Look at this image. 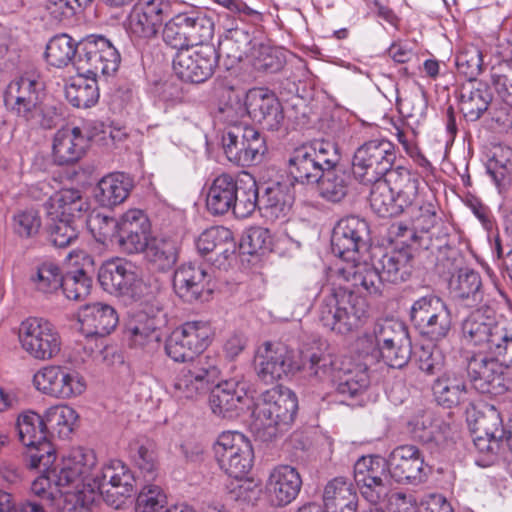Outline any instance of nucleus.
Here are the masks:
<instances>
[{
  "label": "nucleus",
  "mask_w": 512,
  "mask_h": 512,
  "mask_svg": "<svg viewBox=\"0 0 512 512\" xmlns=\"http://www.w3.org/2000/svg\"><path fill=\"white\" fill-rule=\"evenodd\" d=\"M413 271V254L408 247L383 252L374 251L371 262L363 260L359 264L339 267L337 273L341 279L350 283L357 293L380 296L386 284H400L407 281Z\"/></svg>",
  "instance_id": "obj_1"
},
{
  "label": "nucleus",
  "mask_w": 512,
  "mask_h": 512,
  "mask_svg": "<svg viewBox=\"0 0 512 512\" xmlns=\"http://www.w3.org/2000/svg\"><path fill=\"white\" fill-rule=\"evenodd\" d=\"M45 85L36 72H26L12 80L4 93L6 108L30 128L51 129L56 123V110L43 103Z\"/></svg>",
  "instance_id": "obj_2"
},
{
  "label": "nucleus",
  "mask_w": 512,
  "mask_h": 512,
  "mask_svg": "<svg viewBox=\"0 0 512 512\" xmlns=\"http://www.w3.org/2000/svg\"><path fill=\"white\" fill-rule=\"evenodd\" d=\"M304 371L314 380L330 381L337 394L344 400L361 396L369 386L366 365L352 363L322 350L312 351Z\"/></svg>",
  "instance_id": "obj_3"
},
{
  "label": "nucleus",
  "mask_w": 512,
  "mask_h": 512,
  "mask_svg": "<svg viewBox=\"0 0 512 512\" xmlns=\"http://www.w3.org/2000/svg\"><path fill=\"white\" fill-rule=\"evenodd\" d=\"M96 466V454L82 448L74 449L68 457L63 459L59 470L45 468L44 474L36 478L31 484V491L43 501L54 504L64 495H70L71 489L88 467ZM41 469V467L39 468Z\"/></svg>",
  "instance_id": "obj_4"
},
{
  "label": "nucleus",
  "mask_w": 512,
  "mask_h": 512,
  "mask_svg": "<svg viewBox=\"0 0 512 512\" xmlns=\"http://www.w3.org/2000/svg\"><path fill=\"white\" fill-rule=\"evenodd\" d=\"M347 287L331 289L319 307V320L322 325L341 335H346L361 327L367 317V303L360 295Z\"/></svg>",
  "instance_id": "obj_5"
},
{
  "label": "nucleus",
  "mask_w": 512,
  "mask_h": 512,
  "mask_svg": "<svg viewBox=\"0 0 512 512\" xmlns=\"http://www.w3.org/2000/svg\"><path fill=\"white\" fill-rule=\"evenodd\" d=\"M298 400L289 388L276 386L261 393L257 399L253 418L258 430H268V436H276L278 432L289 429L295 420Z\"/></svg>",
  "instance_id": "obj_6"
},
{
  "label": "nucleus",
  "mask_w": 512,
  "mask_h": 512,
  "mask_svg": "<svg viewBox=\"0 0 512 512\" xmlns=\"http://www.w3.org/2000/svg\"><path fill=\"white\" fill-rule=\"evenodd\" d=\"M309 354L301 355L283 344L265 342L255 355L256 374L265 384H273L285 376L304 370V362H307Z\"/></svg>",
  "instance_id": "obj_7"
},
{
  "label": "nucleus",
  "mask_w": 512,
  "mask_h": 512,
  "mask_svg": "<svg viewBox=\"0 0 512 512\" xmlns=\"http://www.w3.org/2000/svg\"><path fill=\"white\" fill-rule=\"evenodd\" d=\"M337 157L328 142H313L297 147L288 159V173L301 184H315L327 168L336 165Z\"/></svg>",
  "instance_id": "obj_8"
},
{
  "label": "nucleus",
  "mask_w": 512,
  "mask_h": 512,
  "mask_svg": "<svg viewBox=\"0 0 512 512\" xmlns=\"http://www.w3.org/2000/svg\"><path fill=\"white\" fill-rule=\"evenodd\" d=\"M219 375L214 357H199L177 372L172 383V396L182 403L196 401L209 390Z\"/></svg>",
  "instance_id": "obj_9"
},
{
  "label": "nucleus",
  "mask_w": 512,
  "mask_h": 512,
  "mask_svg": "<svg viewBox=\"0 0 512 512\" xmlns=\"http://www.w3.org/2000/svg\"><path fill=\"white\" fill-rule=\"evenodd\" d=\"M410 320L420 335L433 342L445 339L452 328L448 305L434 294L425 295L413 302Z\"/></svg>",
  "instance_id": "obj_10"
},
{
  "label": "nucleus",
  "mask_w": 512,
  "mask_h": 512,
  "mask_svg": "<svg viewBox=\"0 0 512 512\" xmlns=\"http://www.w3.org/2000/svg\"><path fill=\"white\" fill-rule=\"evenodd\" d=\"M395 148L386 139H372L364 142L354 152L352 160L353 173L365 184L377 182L393 170Z\"/></svg>",
  "instance_id": "obj_11"
},
{
  "label": "nucleus",
  "mask_w": 512,
  "mask_h": 512,
  "mask_svg": "<svg viewBox=\"0 0 512 512\" xmlns=\"http://www.w3.org/2000/svg\"><path fill=\"white\" fill-rule=\"evenodd\" d=\"M369 227L364 219L348 216L338 221L333 229V253L344 261L342 267L362 263V253L368 250Z\"/></svg>",
  "instance_id": "obj_12"
},
{
  "label": "nucleus",
  "mask_w": 512,
  "mask_h": 512,
  "mask_svg": "<svg viewBox=\"0 0 512 512\" xmlns=\"http://www.w3.org/2000/svg\"><path fill=\"white\" fill-rule=\"evenodd\" d=\"M213 451L220 469L235 479L245 476L253 466L252 445L240 432H222L213 445Z\"/></svg>",
  "instance_id": "obj_13"
},
{
  "label": "nucleus",
  "mask_w": 512,
  "mask_h": 512,
  "mask_svg": "<svg viewBox=\"0 0 512 512\" xmlns=\"http://www.w3.org/2000/svg\"><path fill=\"white\" fill-rule=\"evenodd\" d=\"M19 439L28 448L29 464L32 468L52 466L56 456L52 444L47 439V429L43 416L27 411L17 420Z\"/></svg>",
  "instance_id": "obj_14"
},
{
  "label": "nucleus",
  "mask_w": 512,
  "mask_h": 512,
  "mask_svg": "<svg viewBox=\"0 0 512 512\" xmlns=\"http://www.w3.org/2000/svg\"><path fill=\"white\" fill-rule=\"evenodd\" d=\"M33 384L41 393L62 400L78 397L87 388L83 376L61 365H47L39 369L33 376Z\"/></svg>",
  "instance_id": "obj_15"
},
{
  "label": "nucleus",
  "mask_w": 512,
  "mask_h": 512,
  "mask_svg": "<svg viewBox=\"0 0 512 512\" xmlns=\"http://www.w3.org/2000/svg\"><path fill=\"white\" fill-rule=\"evenodd\" d=\"M19 338L23 349L33 358L49 360L61 350V338L52 323L43 318L30 317L20 326Z\"/></svg>",
  "instance_id": "obj_16"
},
{
  "label": "nucleus",
  "mask_w": 512,
  "mask_h": 512,
  "mask_svg": "<svg viewBox=\"0 0 512 512\" xmlns=\"http://www.w3.org/2000/svg\"><path fill=\"white\" fill-rule=\"evenodd\" d=\"M222 146L227 159L240 166L253 164L265 151L264 139L249 125L226 126Z\"/></svg>",
  "instance_id": "obj_17"
},
{
  "label": "nucleus",
  "mask_w": 512,
  "mask_h": 512,
  "mask_svg": "<svg viewBox=\"0 0 512 512\" xmlns=\"http://www.w3.org/2000/svg\"><path fill=\"white\" fill-rule=\"evenodd\" d=\"M467 373L473 387L483 394L502 395L512 384L503 364L485 353L467 358Z\"/></svg>",
  "instance_id": "obj_18"
},
{
  "label": "nucleus",
  "mask_w": 512,
  "mask_h": 512,
  "mask_svg": "<svg viewBox=\"0 0 512 512\" xmlns=\"http://www.w3.org/2000/svg\"><path fill=\"white\" fill-rule=\"evenodd\" d=\"M218 59L216 48L211 44L202 45L197 50L177 51L173 58V71L185 82L202 83L213 75Z\"/></svg>",
  "instance_id": "obj_19"
},
{
  "label": "nucleus",
  "mask_w": 512,
  "mask_h": 512,
  "mask_svg": "<svg viewBox=\"0 0 512 512\" xmlns=\"http://www.w3.org/2000/svg\"><path fill=\"white\" fill-rule=\"evenodd\" d=\"M135 477L121 460H111L104 464L98 475V494L108 505L119 509L133 494Z\"/></svg>",
  "instance_id": "obj_20"
},
{
  "label": "nucleus",
  "mask_w": 512,
  "mask_h": 512,
  "mask_svg": "<svg viewBox=\"0 0 512 512\" xmlns=\"http://www.w3.org/2000/svg\"><path fill=\"white\" fill-rule=\"evenodd\" d=\"M94 135L78 126L65 125L51 139V160L60 167L78 163L91 147Z\"/></svg>",
  "instance_id": "obj_21"
},
{
  "label": "nucleus",
  "mask_w": 512,
  "mask_h": 512,
  "mask_svg": "<svg viewBox=\"0 0 512 512\" xmlns=\"http://www.w3.org/2000/svg\"><path fill=\"white\" fill-rule=\"evenodd\" d=\"M387 463L389 475L400 484H421L431 472L423 454L414 445L396 447L389 454Z\"/></svg>",
  "instance_id": "obj_22"
},
{
  "label": "nucleus",
  "mask_w": 512,
  "mask_h": 512,
  "mask_svg": "<svg viewBox=\"0 0 512 512\" xmlns=\"http://www.w3.org/2000/svg\"><path fill=\"white\" fill-rule=\"evenodd\" d=\"M387 471V459L379 455L363 456L356 461L354 480L369 503L376 505L387 496L388 487L384 483Z\"/></svg>",
  "instance_id": "obj_23"
},
{
  "label": "nucleus",
  "mask_w": 512,
  "mask_h": 512,
  "mask_svg": "<svg viewBox=\"0 0 512 512\" xmlns=\"http://www.w3.org/2000/svg\"><path fill=\"white\" fill-rule=\"evenodd\" d=\"M171 5V0H137L126 20L127 32L135 38L154 37Z\"/></svg>",
  "instance_id": "obj_24"
},
{
  "label": "nucleus",
  "mask_w": 512,
  "mask_h": 512,
  "mask_svg": "<svg viewBox=\"0 0 512 512\" xmlns=\"http://www.w3.org/2000/svg\"><path fill=\"white\" fill-rule=\"evenodd\" d=\"M175 293L186 302L208 301L215 285L212 275L201 265L185 263L179 266L173 276Z\"/></svg>",
  "instance_id": "obj_25"
},
{
  "label": "nucleus",
  "mask_w": 512,
  "mask_h": 512,
  "mask_svg": "<svg viewBox=\"0 0 512 512\" xmlns=\"http://www.w3.org/2000/svg\"><path fill=\"white\" fill-rule=\"evenodd\" d=\"M249 383L243 378H231L217 384L211 391L212 413L222 418H234L249 403Z\"/></svg>",
  "instance_id": "obj_26"
},
{
  "label": "nucleus",
  "mask_w": 512,
  "mask_h": 512,
  "mask_svg": "<svg viewBox=\"0 0 512 512\" xmlns=\"http://www.w3.org/2000/svg\"><path fill=\"white\" fill-rule=\"evenodd\" d=\"M69 270L62 277L61 289L69 300L82 301L90 294L93 287L94 260L84 251H73L67 256Z\"/></svg>",
  "instance_id": "obj_27"
},
{
  "label": "nucleus",
  "mask_w": 512,
  "mask_h": 512,
  "mask_svg": "<svg viewBox=\"0 0 512 512\" xmlns=\"http://www.w3.org/2000/svg\"><path fill=\"white\" fill-rule=\"evenodd\" d=\"M249 117L264 129L277 131L283 124V108L276 95L265 88L247 91Z\"/></svg>",
  "instance_id": "obj_28"
},
{
  "label": "nucleus",
  "mask_w": 512,
  "mask_h": 512,
  "mask_svg": "<svg viewBox=\"0 0 512 512\" xmlns=\"http://www.w3.org/2000/svg\"><path fill=\"white\" fill-rule=\"evenodd\" d=\"M151 224L140 209H130L121 217L118 247L125 253L137 254L145 250L150 242Z\"/></svg>",
  "instance_id": "obj_29"
},
{
  "label": "nucleus",
  "mask_w": 512,
  "mask_h": 512,
  "mask_svg": "<svg viewBox=\"0 0 512 512\" xmlns=\"http://www.w3.org/2000/svg\"><path fill=\"white\" fill-rule=\"evenodd\" d=\"M301 486L302 479L296 468L278 465L270 471L265 490L272 505L283 507L296 499Z\"/></svg>",
  "instance_id": "obj_30"
},
{
  "label": "nucleus",
  "mask_w": 512,
  "mask_h": 512,
  "mask_svg": "<svg viewBox=\"0 0 512 512\" xmlns=\"http://www.w3.org/2000/svg\"><path fill=\"white\" fill-rule=\"evenodd\" d=\"M138 279L136 267L122 258L104 262L98 271V282L110 294H124Z\"/></svg>",
  "instance_id": "obj_31"
},
{
  "label": "nucleus",
  "mask_w": 512,
  "mask_h": 512,
  "mask_svg": "<svg viewBox=\"0 0 512 512\" xmlns=\"http://www.w3.org/2000/svg\"><path fill=\"white\" fill-rule=\"evenodd\" d=\"M420 182L419 173L404 166H397L388 173V183L402 213L427 195L420 188Z\"/></svg>",
  "instance_id": "obj_32"
},
{
  "label": "nucleus",
  "mask_w": 512,
  "mask_h": 512,
  "mask_svg": "<svg viewBox=\"0 0 512 512\" xmlns=\"http://www.w3.org/2000/svg\"><path fill=\"white\" fill-rule=\"evenodd\" d=\"M197 251L203 255L215 254V262L222 266L236 252V243L230 229L213 226L203 231L196 239Z\"/></svg>",
  "instance_id": "obj_33"
},
{
  "label": "nucleus",
  "mask_w": 512,
  "mask_h": 512,
  "mask_svg": "<svg viewBox=\"0 0 512 512\" xmlns=\"http://www.w3.org/2000/svg\"><path fill=\"white\" fill-rule=\"evenodd\" d=\"M408 336L405 325L399 321L385 319L377 322L371 332L358 338L357 345L366 355L386 345L399 344Z\"/></svg>",
  "instance_id": "obj_34"
},
{
  "label": "nucleus",
  "mask_w": 512,
  "mask_h": 512,
  "mask_svg": "<svg viewBox=\"0 0 512 512\" xmlns=\"http://www.w3.org/2000/svg\"><path fill=\"white\" fill-rule=\"evenodd\" d=\"M433 395L437 403L446 408L459 406L468 401V389L462 373L447 370L433 383Z\"/></svg>",
  "instance_id": "obj_35"
},
{
  "label": "nucleus",
  "mask_w": 512,
  "mask_h": 512,
  "mask_svg": "<svg viewBox=\"0 0 512 512\" xmlns=\"http://www.w3.org/2000/svg\"><path fill=\"white\" fill-rule=\"evenodd\" d=\"M238 180L228 173L215 177L208 187L206 208L212 215H224L232 210L237 199Z\"/></svg>",
  "instance_id": "obj_36"
},
{
  "label": "nucleus",
  "mask_w": 512,
  "mask_h": 512,
  "mask_svg": "<svg viewBox=\"0 0 512 512\" xmlns=\"http://www.w3.org/2000/svg\"><path fill=\"white\" fill-rule=\"evenodd\" d=\"M294 196L286 183L274 182L267 185L259 200V209L271 221L284 219L293 204Z\"/></svg>",
  "instance_id": "obj_37"
},
{
  "label": "nucleus",
  "mask_w": 512,
  "mask_h": 512,
  "mask_svg": "<svg viewBox=\"0 0 512 512\" xmlns=\"http://www.w3.org/2000/svg\"><path fill=\"white\" fill-rule=\"evenodd\" d=\"M492 95L487 84L469 82L463 86L460 94V109L468 121L478 120L488 109Z\"/></svg>",
  "instance_id": "obj_38"
},
{
  "label": "nucleus",
  "mask_w": 512,
  "mask_h": 512,
  "mask_svg": "<svg viewBox=\"0 0 512 512\" xmlns=\"http://www.w3.org/2000/svg\"><path fill=\"white\" fill-rule=\"evenodd\" d=\"M323 503L325 512H356L357 498L349 483L335 478L325 486Z\"/></svg>",
  "instance_id": "obj_39"
},
{
  "label": "nucleus",
  "mask_w": 512,
  "mask_h": 512,
  "mask_svg": "<svg viewBox=\"0 0 512 512\" xmlns=\"http://www.w3.org/2000/svg\"><path fill=\"white\" fill-rule=\"evenodd\" d=\"M501 327L493 318L485 316L481 310H476L463 321L462 335L467 342L473 345L486 344L489 349L492 335L496 328Z\"/></svg>",
  "instance_id": "obj_40"
},
{
  "label": "nucleus",
  "mask_w": 512,
  "mask_h": 512,
  "mask_svg": "<svg viewBox=\"0 0 512 512\" xmlns=\"http://www.w3.org/2000/svg\"><path fill=\"white\" fill-rule=\"evenodd\" d=\"M256 41L243 29L228 31L226 36L219 42L216 49L219 57L225 56L231 65L241 62L245 58L250 59L252 46Z\"/></svg>",
  "instance_id": "obj_41"
},
{
  "label": "nucleus",
  "mask_w": 512,
  "mask_h": 512,
  "mask_svg": "<svg viewBox=\"0 0 512 512\" xmlns=\"http://www.w3.org/2000/svg\"><path fill=\"white\" fill-rule=\"evenodd\" d=\"M178 243L165 237L152 238L145 250V259L159 271L171 269L178 259Z\"/></svg>",
  "instance_id": "obj_42"
},
{
  "label": "nucleus",
  "mask_w": 512,
  "mask_h": 512,
  "mask_svg": "<svg viewBox=\"0 0 512 512\" xmlns=\"http://www.w3.org/2000/svg\"><path fill=\"white\" fill-rule=\"evenodd\" d=\"M132 184L122 173H112L98 181V205L114 207L128 197Z\"/></svg>",
  "instance_id": "obj_43"
},
{
  "label": "nucleus",
  "mask_w": 512,
  "mask_h": 512,
  "mask_svg": "<svg viewBox=\"0 0 512 512\" xmlns=\"http://www.w3.org/2000/svg\"><path fill=\"white\" fill-rule=\"evenodd\" d=\"M43 419L47 431L57 434L61 439H67L74 430L78 414L67 404H57L45 410Z\"/></svg>",
  "instance_id": "obj_44"
},
{
  "label": "nucleus",
  "mask_w": 512,
  "mask_h": 512,
  "mask_svg": "<svg viewBox=\"0 0 512 512\" xmlns=\"http://www.w3.org/2000/svg\"><path fill=\"white\" fill-rule=\"evenodd\" d=\"M349 182L350 175L334 165L332 168H327L316 183L323 199L338 203L347 195Z\"/></svg>",
  "instance_id": "obj_45"
},
{
  "label": "nucleus",
  "mask_w": 512,
  "mask_h": 512,
  "mask_svg": "<svg viewBox=\"0 0 512 512\" xmlns=\"http://www.w3.org/2000/svg\"><path fill=\"white\" fill-rule=\"evenodd\" d=\"M370 192V206L380 217H391L402 213L392 186L388 183V176L384 181L372 182Z\"/></svg>",
  "instance_id": "obj_46"
},
{
  "label": "nucleus",
  "mask_w": 512,
  "mask_h": 512,
  "mask_svg": "<svg viewBox=\"0 0 512 512\" xmlns=\"http://www.w3.org/2000/svg\"><path fill=\"white\" fill-rule=\"evenodd\" d=\"M452 289L457 298L466 301L467 306H476L483 301L481 276L474 270H460Z\"/></svg>",
  "instance_id": "obj_47"
},
{
  "label": "nucleus",
  "mask_w": 512,
  "mask_h": 512,
  "mask_svg": "<svg viewBox=\"0 0 512 512\" xmlns=\"http://www.w3.org/2000/svg\"><path fill=\"white\" fill-rule=\"evenodd\" d=\"M237 180V199L232 211L236 217L246 218L255 211L257 206L259 207L258 187L255 179L249 174Z\"/></svg>",
  "instance_id": "obj_48"
},
{
  "label": "nucleus",
  "mask_w": 512,
  "mask_h": 512,
  "mask_svg": "<svg viewBox=\"0 0 512 512\" xmlns=\"http://www.w3.org/2000/svg\"><path fill=\"white\" fill-rule=\"evenodd\" d=\"M77 44L67 34H59L50 39L46 46V60L52 66H67L76 56Z\"/></svg>",
  "instance_id": "obj_49"
},
{
  "label": "nucleus",
  "mask_w": 512,
  "mask_h": 512,
  "mask_svg": "<svg viewBox=\"0 0 512 512\" xmlns=\"http://www.w3.org/2000/svg\"><path fill=\"white\" fill-rule=\"evenodd\" d=\"M250 61L257 70L275 73L282 69L285 58L281 50L268 44L255 42L252 46Z\"/></svg>",
  "instance_id": "obj_50"
},
{
  "label": "nucleus",
  "mask_w": 512,
  "mask_h": 512,
  "mask_svg": "<svg viewBox=\"0 0 512 512\" xmlns=\"http://www.w3.org/2000/svg\"><path fill=\"white\" fill-rule=\"evenodd\" d=\"M66 99L75 107L91 108L96 104V82L84 76H77L65 89Z\"/></svg>",
  "instance_id": "obj_51"
},
{
  "label": "nucleus",
  "mask_w": 512,
  "mask_h": 512,
  "mask_svg": "<svg viewBox=\"0 0 512 512\" xmlns=\"http://www.w3.org/2000/svg\"><path fill=\"white\" fill-rule=\"evenodd\" d=\"M436 203L432 195H426L419 202L408 208L414 229L429 232L437 222Z\"/></svg>",
  "instance_id": "obj_52"
},
{
  "label": "nucleus",
  "mask_w": 512,
  "mask_h": 512,
  "mask_svg": "<svg viewBox=\"0 0 512 512\" xmlns=\"http://www.w3.org/2000/svg\"><path fill=\"white\" fill-rule=\"evenodd\" d=\"M80 195L76 190H62L49 199L48 215L51 219H71L76 210H81Z\"/></svg>",
  "instance_id": "obj_53"
},
{
  "label": "nucleus",
  "mask_w": 512,
  "mask_h": 512,
  "mask_svg": "<svg viewBox=\"0 0 512 512\" xmlns=\"http://www.w3.org/2000/svg\"><path fill=\"white\" fill-rule=\"evenodd\" d=\"M399 344L386 345L377 350H373L369 355L375 360H382L387 366L391 368L404 367L411 357V342L409 336L404 337Z\"/></svg>",
  "instance_id": "obj_54"
},
{
  "label": "nucleus",
  "mask_w": 512,
  "mask_h": 512,
  "mask_svg": "<svg viewBox=\"0 0 512 512\" xmlns=\"http://www.w3.org/2000/svg\"><path fill=\"white\" fill-rule=\"evenodd\" d=\"M75 68L79 76L88 77L96 82V36L89 35L80 41L77 48Z\"/></svg>",
  "instance_id": "obj_55"
},
{
  "label": "nucleus",
  "mask_w": 512,
  "mask_h": 512,
  "mask_svg": "<svg viewBox=\"0 0 512 512\" xmlns=\"http://www.w3.org/2000/svg\"><path fill=\"white\" fill-rule=\"evenodd\" d=\"M456 67L469 82L476 80L483 69V54L476 45L464 46L456 56Z\"/></svg>",
  "instance_id": "obj_56"
},
{
  "label": "nucleus",
  "mask_w": 512,
  "mask_h": 512,
  "mask_svg": "<svg viewBox=\"0 0 512 512\" xmlns=\"http://www.w3.org/2000/svg\"><path fill=\"white\" fill-rule=\"evenodd\" d=\"M506 426L500 412L493 405H485L475 420V433L501 439L505 435Z\"/></svg>",
  "instance_id": "obj_57"
},
{
  "label": "nucleus",
  "mask_w": 512,
  "mask_h": 512,
  "mask_svg": "<svg viewBox=\"0 0 512 512\" xmlns=\"http://www.w3.org/2000/svg\"><path fill=\"white\" fill-rule=\"evenodd\" d=\"M191 343L195 351L202 353L211 343L213 329L206 321H188L177 328Z\"/></svg>",
  "instance_id": "obj_58"
},
{
  "label": "nucleus",
  "mask_w": 512,
  "mask_h": 512,
  "mask_svg": "<svg viewBox=\"0 0 512 512\" xmlns=\"http://www.w3.org/2000/svg\"><path fill=\"white\" fill-rule=\"evenodd\" d=\"M62 275L53 263H43L31 276L35 289L45 295H52L61 288Z\"/></svg>",
  "instance_id": "obj_59"
},
{
  "label": "nucleus",
  "mask_w": 512,
  "mask_h": 512,
  "mask_svg": "<svg viewBox=\"0 0 512 512\" xmlns=\"http://www.w3.org/2000/svg\"><path fill=\"white\" fill-rule=\"evenodd\" d=\"M184 23L187 25V32L193 46L202 43L213 35V22L202 12L193 11L183 13Z\"/></svg>",
  "instance_id": "obj_60"
},
{
  "label": "nucleus",
  "mask_w": 512,
  "mask_h": 512,
  "mask_svg": "<svg viewBox=\"0 0 512 512\" xmlns=\"http://www.w3.org/2000/svg\"><path fill=\"white\" fill-rule=\"evenodd\" d=\"M219 113L227 126L248 125L243 122V119L249 116L247 92L243 101V94L232 90L229 100L220 108Z\"/></svg>",
  "instance_id": "obj_61"
},
{
  "label": "nucleus",
  "mask_w": 512,
  "mask_h": 512,
  "mask_svg": "<svg viewBox=\"0 0 512 512\" xmlns=\"http://www.w3.org/2000/svg\"><path fill=\"white\" fill-rule=\"evenodd\" d=\"M167 497L163 489L156 484L142 487L136 498L135 512H163Z\"/></svg>",
  "instance_id": "obj_62"
},
{
  "label": "nucleus",
  "mask_w": 512,
  "mask_h": 512,
  "mask_svg": "<svg viewBox=\"0 0 512 512\" xmlns=\"http://www.w3.org/2000/svg\"><path fill=\"white\" fill-rule=\"evenodd\" d=\"M228 489L230 498L243 505L254 506L262 494L261 485L251 478H238L229 484Z\"/></svg>",
  "instance_id": "obj_63"
},
{
  "label": "nucleus",
  "mask_w": 512,
  "mask_h": 512,
  "mask_svg": "<svg viewBox=\"0 0 512 512\" xmlns=\"http://www.w3.org/2000/svg\"><path fill=\"white\" fill-rule=\"evenodd\" d=\"M488 350L505 368L512 366V327L496 328Z\"/></svg>",
  "instance_id": "obj_64"
}]
</instances>
